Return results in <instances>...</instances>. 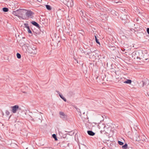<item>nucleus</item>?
<instances>
[{
  "label": "nucleus",
  "mask_w": 149,
  "mask_h": 149,
  "mask_svg": "<svg viewBox=\"0 0 149 149\" xmlns=\"http://www.w3.org/2000/svg\"><path fill=\"white\" fill-rule=\"evenodd\" d=\"M26 10L25 9H19L13 11V14L20 19H24L25 18L23 16V14L25 13L24 11Z\"/></svg>",
  "instance_id": "f257e3e1"
},
{
  "label": "nucleus",
  "mask_w": 149,
  "mask_h": 149,
  "mask_svg": "<svg viewBox=\"0 0 149 149\" xmlns=\"http://www.w3.org/2000/svg\"><path fill=\"white\" fill-rule=\"evenodd\" d=\"M29 52L31 54H36L37 53V51L36 50V47L32 45L29 49Z\"/></svg>",
  "instance_id": "f03ea898"
},
{
  "label": "nucleus",
  "mask_w": 149,
  "mask_h": 149,
  "mask_svg": "<svg viewBox=\"0 0 149 149\" xmlns=\"http://www.w3.org/2000/svg\"><path fill=\"white\" fill-rule=\"evenodd\" d=\"M144 136H140L138 134L136 135V141H138L139 142H140L141 141H143L145 140V139L144 138Z\"/></svg>",
  "instance_id": "7ed1b4c3"
},
{
  "label": "nucleus",
  "mask_w": 149,
  "mask_h": 149,
  "mask_svg": "<svg viewBox=\"0 0 149 149\" xmlns=\"http://www.w3.org/2000/svg\"><path fill=\"white\" fill-rule=\"evenodd\" d=\"M26 15L28 17L31 18H32L33 17V15L34 14V13L31 10H28L25 13Z\"/></svg>",
  "instance_id": "20e7f679"
},
{
  "label": "nucleus",
  "mask_w": 149,
  "mask_h": 149,
  "mask_svg": "<svg viewBox=\"0 0 149 149\" xmlns=\"http://www.w3.org/2000/svg\"><path fill=\"white\" fill-rule=\"evenodd\" d=\"M11 108L12 109V111L13 113H15L16 111L19 109V107L18 105H16L13 106L11 107Z\"/></svg>",
  "instance_id": "39448f33"
},
{
  "label": "nucleus",
  "mask_w": 149,
  "mask_h": 149,
  "mask_svg": "<svg viewBox=\"0 0 149 149\" xmlns=\"http://www.w3.org/2000/svg\"><path fill=\"white\" fill-rule=\"evenodd\" d=\"M100 16L102 20L106 21L107 20L108 16L107 15L102 13L101 15Z\"/></svg>",
  "instance_id": "423d86ee"
},
{
  "label": "nucleus",
  "mask_w": 149,
  "mask_h": 149,
  "mask_svg": "<svg viewBox=\"0 0 149 149\" xmlns=\"http://www.w3.org/2000/svg\"><path fill=\"white\" fill-rule=\"evenodd\" d=\"M67 4L69 6L71 7H72L73 6V0H69L67 2Z\"/></svg>",
  "instance_id": "0eeeda50"
},
{
  "label": "nucleus",
  "mask_w": 149,
  "mask_h": 149,
  "mask_svg": "<svg viewBox=\"0 0 149 149\" xmlns=\"http://www.w3.org/2000/svg\"><path fill=\"white\" fill-rule=\"evenodd\" d=\"M143 60V61H149V56H148L147 55H144Z\"/></svg>",
  "instance_id": "6e6552de"
},
{
  "label": "nucleus",
  "mask_w": 149,
  "mask_h": 149,
  "mask_svg": "<svg viewBox=\"0 0 149 149\" xmlns=\"http://www.w3.org/2000/svg\"><path fill=\"white\" fill-rule=\"evenodd\" d=\"M87 133L90 136H93L95 134V133L91 131H88Z\"/></svg>",
  "instance_id": "1a4fd4ad"
},
{
  "label": "nucleus",
  "mask_w": 149,
  "mask_h": 149,
  "mask_svg": "<svg viewBox=\"0 0 149 149\" xmlns=\"http://www.w3.org/2000/svg\"><path fill=\"white\" fill-rule=\"evenodd\" d=\"M60 115L61 116V117L62 118H64L66 116L64 113L62 112H60L59 113Z\"/></svg>",
  "instance_id": "9d476101"
},
{
  "label": "nucleus",
  "mask_w": 149,
  "mask_h": 149,
  "mask_svg": "<svg viewBox=\"0 0 149 149\" xmlns=\"http://www.w3.org/2000/svg\"><path fill=\"white\" fill-rule=\"evenodd\" d=\"M31 23L34 25L36 26L37 27H39V24L35 21H32Z\"/></svg>",
  "instance_id": "9b49d317"
},
{
  "label": "nucleus",
  "mask_w": 149,
  "mask_h": 149,
  "mask_svg": "<svg viewBox=\"0 0 149 149\" xmlns=\"http://www.w3.org/2000/svg\"><path fill=\"white\" fill-rule=\"evenodd\" d=\"M132 81L130 79H127L126 81H125L124 83H125L130 84L131 83Z\"/></svg>",
  "instance_id": "f8f14e48"
},
{
  "label": "nucleus",
  "mask_w": 149,
  "mask_h": 149,
  "mask_svg": "<svg viewBox=\"0 0 149 149\" xmlns=\"http://www.w3.org/2000/svg\"><path fill=\"white\" fill-rule=\"evenodd\" d=\"M122 148L123 149H127V145L125 143L124 145L122 146Z\"/></svg>",
  "instance_id": "ddd939ff"
},
{
  "label": "nucleus",
  "mask_w": 149,
  "mask_h": 149,
  "mask_svg": "<svg viewBox=\"0 0 149 149\" xmlns=\"http://www.w3.org/2000/svg\"><path fill=\"white\" fill-rule=\"evenodd\" d=\"M46 8L49 10H51V7L49 5H46Z\"/></svg>",
  "instance_id": "4468645a"
},
{
  "label": "nucleus",
  "mask_w": 149,
  "mask_h": 149,
  "mask_svg": "<svg viewBox=\"0 0 149 149\" xmlns=\"http://www.w3.org/2000/svg\"><path fill=\"white\" fill-rule=\"evenodd\" d=\"M3 10L5 12H7L8 10V9L7 8H3Z\"/></svg>",
  "instance_id": "2eb2a0df"
},
{
  "label": "nucleus",
  "mask_w": 149,
  "mask_h": 149,
  "mask_svg": "<svg viewBox=\"0 0 149 149\" xmlns=\"http://www.w3.org/2000/svg\"><path fill=\"white\" fill-rule=\"evenodd\" d=\"M136 54V53L135 52H133L132 53V57L134 58V59L135 58V55Z\"/></svg>",
  "instance_id": "dca6fc26"
},
{
  "label": "nucleus",
  "mask_w": 149,
  "mask_h": 149,
  "mask_svg": "<svg viewBox=\"0 0 149 149\" xmlns=\"http://www.w3.org/2000/svg\"><path fill=\"white\" fill-rule=\"evenodd\" d=\"M17 57L18 58H21V55L20 54H19V53H17Z\"/></svg>",
  "instance_id": "f3484780"
},
{
  "label": "nucleus",
  "mask_w": 149,
  "mask_h": 149,
  "mask_svg": "<svg viewBox=\"0 0 149 149\" xmlns=\"http://www.w3.org/2000/svg\"><path fill=\"white\" fill-rule=\"evenodd\" d=\"M52 136L54 138L55 140L56 141L57 140V139L56 138V134H54L52 135Z\"/></svg>",
  "instance_id": "a211bd4d"
},
{
  "label": "nucleus",
  "mask_w": 149,
  "mask_h": 149,
  "mask_svg": "<svg viewBox=\"0 0 149 149\" xmlns=\"http://www.w3.org/2000/svg\"><path fill=\"white\" fill-rule=\"evenodd\" d=\"M95 40H96V42L97 43H98V44L100 45V43L99 42V41H98V40L97 38V37H96V36H95Z\"/></svg>",
  "instance_id": "6ab92c4d"
},
{
  "label": "nucleus",
  "mask_w": 149,
  "mask_h": 149,
  "mask_svg": "<svg viewBox=\"0 0 149 149\" xmlns=\"http://www.w3.org/2000/svg\"><path fill=\"white\" fill-rule=\"evenodd\" d=\"M6 114L8 116L10 114V113L8 110H6L5 112Z\"/></svg>",
  "instance_id": "aec40b11"
},
{
  "label": "nucleus",
  "mask_w": 149,
  "mask_h": 149,
  "mask_svg": "<svg viewBox=\"0 0 149 149\" xmlns=\"http://www.w3.org/2000/svg\"><path fill=\"white\" fill-rule=\"evenodd\" d=\"M118 143L120 145H123V143L121 142V141H118Z\"/></svg>",
  "instance_id": "412c9836"
},
{
  "label": "nucleus",
  "mask_w": 149,
  "mask_h": 149,
  "mask_svg": "<svg viewBox=\"0 0 149 149\" xmlns=\"http://www.w3.org/2000/svg\"><path fill=\"white\" fill-rule=\"evenodd\" d=\"M24 25L25 26V27L26 28V27H27V26H29L28 24H24Z\"/></svg>",
  "instance_id": "4be33fe9"
},
{
  "label": "nucleus",
  "mask_w": 149,
  "mask_h": 149,
  "mask_svg": "<svg viewBox=\"0 0 149 149\" xmlns=\"http://www.w3.org/2000/svg\"><path fill=\"white\" fill-rule=\"evenodd\" d=\"M27 31L29 33H31V31L30 29H27Z\"/></svg>",
  "instance_id": "5701e85b"
},
{
  "label": "nucleus",
  "mask_w": 149,
  "mask_h": 149,
  "mask_svg": "<svg viewBox=\"0 0 149 149\" xmlns=\"http://www.w3.org/2000/svg\"><path fill=\"white\" fill-rule=\"evenodd\" d=\"M147 31L148 34H149V28H147Z\"/></svg>",
  "instance_id": "b1692460"
},
{
  "label": "nucleus",
  "mask_w": 149,
  "mask_h": 149,
  "mask_svg": "<svg viewBox=\"0 0 149 149\" xmlns=\"http://www.w3.org/2000/svg\"><path fill=\"white\" fill-rule=\"evenodd\" d=\"M62 99L64 100V101H65V102H66V99L64 97H63V98H62Z\"/></svg>",
  "instance_id": "393cba45"
},
{
  "label": "nucleus",
  "mask_w": 149,
  "mask_h": 149,
  "mask_svg": "<svg viewBox=\"0 0 149 149\" xmlns=\"http://www.w3.org/2000/svg\"><path fill=\"white\" fill-rule=\"evenodd\" d=\"M59 95L60 97H61V98L62 99L63 98V96H62V95L61 94H59Z\"/></svg>",
  "instance_id": "a878e982"
},
{
  "label": "nucleus",
  "mask_w": 149,
  "mask_h": 149,
  "mask_svg": "<svg viewBox=\"0 0 149 149\" xmlns=\"http://www.w3.org/2000/svg\"><path fill=\"white\" fill-rule=\"evenodd\" d=\"M121 50L123 51H124L125 50V49H121Z\"/></svg>",
  "instance_id": "bb28decb"
},
{
  "label": "nucleus",
  "mask_w": 149,
  "mask_h": 149,
  "mask_svg": "<svg viewBox=\"0 0 149 149\" xmlns=\"http://www.w3.org/2000/svg\"><path fill=\"white\" fill-rule=\"evenodd\" d=\"M56 92L58 93V94L59 95V94H61L58 91H57Z\"/></svg>",
  "instance_id": "cd10ccee"
},
{
  "label": "nucleus",
  "mask_w": 149,
  "mask_h": 149,
  "mask_svg": "<svg viewBox=\"0 0 149 149\" xmlns=\"http://www.w3.org/2000/svg\"><path fill=\"white\" fill-rule=\"evenodd\" d=\"M26 28L27 29H30L29 26H27V27H26Z\"/></svg>",
  "instance_id": "c85d7f7f"
},
{
  "label": "nucleus",
  "mask_w": 149,
  "mask_h": 149,
  "mask_svg": "<svg viewBox=\"0 0 149 149\" xmlns=\"http://www.w3.org/2000/svg\"><path fill=\"white\" fill-rule=\"evenodd\" d=\"M138 20H139V19H136V21H138Z\"/></svg>",
  "instance_id": "c756f323"
},
{
  "label": "nucleus",
  "mask_w": 149,
  "mask_h": 149,
  "mask_svg": "<svg viewBox=\"0 0 149 149\" xmlns=\"http://www.w3.org/2000/svg\"><path fill=\"white\" fill-rule=\"evenodd\" d=\"M84 149H88L86 147H85V148H84Z\"/></svg>",
  "instance_id": "7c9ffc66"
},
{
  "label": "nucleus",
  "mask_w": 149,
  "mask_h": 149,
  "mask_svg": "<svg viewBox=\"0 0 149 149\" xmlns=\"http://www.w3.org/2000/svg\"><path fill=\"white\" fill-rule=\"evenodd\" d=\"M142 83L143 84H144V82L143 81H142Z\"/></svg>",
  "instance_id": "2f4dec72"
},
{
  "label": "nucleus",
  "mask_w": 149,
  "mask_h": 149,
  "mask_svg": "<svg viewBox=\"0 0 149 149\" xmlns=\"http://www.w3.org/2000/svg\"><path fill=\"white\" fill-rule=\"evenodd\" d=\"M25 47V46H23V47H22V48H23H23H24V47Z\"/></svg>",
  "instance_id": "473e14b6"
},
{
  "label": "nucleus",
  "mask_w": 149,
  "mask_h": 149,
  "mask_svg": "<svg viewBox=\"0 0 149 149\" xmlns=\"http://www.w3.org/2000/svg\"><path fill=\"white\" fill-rule=\"evenodd\" d=\"M23 93H26V92H23Z\"/></svg>",
  "instance_id": "72a5a7b5"
},
{
  "label": "nucleus",
  "mask_w": 149,
  "mask_h": 149,
  "mask_svg": "<svg viewBox=\"0 0 149 149\" xmlns=\"http://www.w3.org/2000/svg\"><path fill=\"white\" fill-rule=\"evenodd\" d=\"M97 77H96V79H97Z\"/></svg>",
  "instance_id": "f704fd0d"
}]
</instances>
